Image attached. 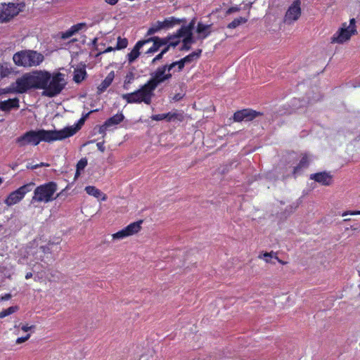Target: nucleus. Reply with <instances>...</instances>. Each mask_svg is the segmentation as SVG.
<instances>
[{
	"label": "nucleus",
	"mask_w": 360,
	"mask_h": 360,
	"mask_svg": "<svg viewBox=\"0 0 360 360\" xmlns=\"http://www.w3.org/2000/svg\"><path fill=\"white\" fill-rule=\"evenodd\" d=\"M210 27V25H205L202 22H198L196 29V32L198 34V38L201 39L207 38L210 33V32L209 31Z\"/></svg>",
	"instance_id": "obj_23"
},
{
	"label": "nucleus",
	"mask_w": 360,
	"mask_h": 360,
	"mask_svg": "<svg viewBox=\"0 0 360 360\" xmlns=\"http://www.w3.org/2000/svg\"><path fill=\"white\" fill-rule=\"evenodd\" d=\"M161 30H163L162 25L160 20L153 23L150 28L148 30L147 35H153Z\"/></svg>",
	"instance_id": "obj_29"
},
{
	"label": "nucleus",
	"mask_w": 360,
	"mask_h": 360,
	"mask_svg": "<svg viewBox=\"0 0 360 360\" xmlns=\"http://www.w3.org/2000/svg\"><path fill=\"white\" fill-rule=\"evenodd\" d=\"M25 5L22 4H0V22L9 21L22 11Z\"/></svg>",
	"instance_id": "obj_10"
},
{
	"label": "nucleus",
	"mask_w": 360,
	"mask_h": 360,
	"mask_svg": "<svg viewBox=\"0 0 360 360\" xmlns=\"http://www.w3.org/2000/svg\"><path fill=\"white\" fill-rule=\"evenodd\" d=\"M177 36L181 37L183 38L182 43L183 44H188L191 46V44H194L195 40L193 36V32H179L177 30Z\"/></svg>",
	"instance_id": "obj_26"
},
{
	"label": "nucleus",
	"mask_w": 360,
	"mask_h": 360,
	"mask_svg": "<svg viewBox=\"0 0 360 360\" xmlns=\"http://www.w3.org/2000/svg\"><path fill=\"white\" fill-rule=\"evenodd\" d=\"M87 165V160L82 158L77 164L76 176L79 175L80 172L82 171Z\"/></svg>",
	"instance_id": "obj_36"
},
{
	"label": "nucleus",
	"mask_w": 360,
	"mask_h": 360,
	"mask_svg": "<svg viewBox=\"0 0 360 360\" xmlns=\"http://www.w3.org/2000/svg\"><path fill=\"white\" fill-rule=\"evenodd\" d=\"M164 116L166 117V119L167 121H171V120H173L174 119L176 118L178 115L175 112H167V113H164Z\"/></svg>",
	"instance_id": "obj_40"
},
{
	"label": "nucleus",
	"mask_w": 360,
	"mask_h": 360,
	"mask_svg": "<svg viewBox=\"0 0 360 360\" xmlns=\"http://www.w3.org/2000/svg\"><path fill=\"white\" fill-rule=\"evenodd\" d=\"M119 0H105V2L109 5L114 6L115 5Z\"/></svg>",
	"instance_id": "obj_54"
},
{
	"label": "nucleus",
	"mask_w": 360,
	"mask_h": 360,
	"mask_svg": "<svg viewBox=\"0 0 360 360\" xmlns=\"http://www.w3.org/2000/svg\"><path fill=\"white\" fill-rule=\"evenodd\" d=\"M150 118L155 121H161L166 119V117L163 114L153 115Z\"/></svg>",
	"instance_id": "obj_42"
},
{
	"label": "nucleus",
	"mask_w": 360,
	"mask_h": 360,
	"mask_svg": "<svg viewBox=\"0 0 360 360\" xmlns=\"http://www.w3.org/2000/svg\"><path fill=\"white\" fill-rule=\"evenodd\" d=\"M184 19H180L174 16L166 18L164 20L161 21L162 28L164 30H167L173 28L177 25L183 22Z\"/></svg>",
	"instance_id": "obj_20"
},
{
	"label": "nucleus",
	"mask_w": 360,
	"mask_h": 360,
	"mask_svg": "<svg viewBox=\"0 0 360 360\" xmlns=\"http://www.w3.org/2000/svg\"><path fill=\"white\" fill-rule=\"evenodd\" d=\"M152 41L153 42L152 46L149 48L145 53L148 56L153 54L160 49L159 44L155 40H152Z\"/></svg>",
	"instance_id": "obj_38"
},
{
	"label": "nucleus",
	"mask_w": 360,
	"mask_h": 360,
	"mask_svg": "<svg viewBox=\"0 0 360 360\" xmlns=\"http://www.w3.org/2000/svg\"><path fill=\"white\" fill-rule=\"evenodd\" d=\"M248 16L236 18L227 25V27L235 29L239 25L245 23L248 20Z\"/></svg>",
	"instance_id": "obj_28"
},
{
	"label": "nucleus",
	"mask_w": 360,
	"mask_h": 360,
	"mask_svg": "<svg viewBox=\"0 0 360 360\" xmlns=\"http://www.w3.org/2000/svg\"><path fill=\"white\" fill-rule=\"evenodd\" d=\"M181 37L177 36V32L174 34L169 35V46L174 48L176 47L181 41Z\"/></svg>",
	"instance_id": "obj_34"
},
{
	"label": "nucleus",
	"mask_w": 360,
	"mask_h": 360,
	"mask_svg": "<svg viewBox=\"0 0 360 360\" xmlns=\"http://www.w3.org/2000/svg\"><path fill=\"white\" fill-rule=\"evenodd\" d=\"M51 245L49 244L48 246H40L37 248H29L27 257L29 260V265L33 266L32 271L34 273H39V269L32 262L37 264L39 261H43L44 255L50 253V245Z\"/></svg>",
	"instance_id": "obj_8"
},
{
	"label": "nucleus",
	"mask_w": 360,
	"mask_h": 360,
	"mask_svg": "<svg viewBox=\"0 0 360 360\" xmlns=\"http://www.w3.org/2000/svg\"><path fill=\"white\" fill-rule=\"evenodd\" d=\"M357 33L356 29V20L352 18L349 20V25L346 22L342 23V27L333 35L330 42L333 44H343L350 39L352 35Z\"/></svg>",
	"instance_id": "obj_7"
},
{
	"label": "nucleus",
	"mask_w": 360,
	"mask_h": 360,
	"mask_svg": "<svg viewBox=\"0 0 360 360\" xmlns=\"http://www.w3.org/2000/svg\"><path fill=\"white\" fill-rule=\"evenodd\" d=\"M39 167V165H38V164L34 165H27V169H37Z\"/></svg>",
	"instance_id": "obj_56"
},
{
	"label": "nucleus",
	"mask_w": 360,
	"mask_h": 360,
	"mask_svg": "<svg viewBox=\"0 0 360 360\" xmlns=\"http://www.w3.org/2000/svg\"><path fill=\"white\" fill-rule=\"evenodd\" d=\"M257 115L258 113L255 110L250 109H243L234 113L233 120L236 122H248L255 118Z\"/></svg>",
	"instance_id": "obj_14"
},
{
	"label": "nucleus",
	"mask_w": 360,
	"mask_h": 360,
	"mask_svg": "<svg viewBox=\"0 0 360 360\" xmlns=\"http://www.w3.org/2000/svg\"><path fill=\"white\" fill-rule=\"evenodd\" d=\"M184 97V94H181V93H178V94H176L175 95H174V96L172 97V101H180L181 99H182Z\"/></svg>",
	"instance_id": "obj_45"
},
{
	"label": "nucleus",
	"mask_w": 360,
	"mask_h": 360,
	"mask_svg": "<svg viewBox=\"0 0 360 360\" xmlns=\"http://www.w3.org/2000/svg\"><path fill=\"white\" fill-rule=\"evenodd\" d=\"M124 119V116L122 112H118L112 117L108 118L105 121V126H109L110 127L116 126L121 123Z\"/></svg>",
	"instance_id": "obj_25"
},
{
	"label": "nucleus",
	"mask_w": 360,
	"mask_h": 360,
	"mask_svg": "<svg viewBox=\"0 0 360 360\" xmlns=\"http://www.w3.org/2000/svg\"><path fill=\"white\" fill-rule=\"evenodd\" d=\"M146 40H148V43L152 42V40H155L158 42V44H159L160 47L165 46L169 43V36H167V37H164V38H160L158 37H150V38L147 39Z\"/></svg>",
	"instance_id": "obj_32"
},
{
	"label": "nucleus",
	"mask_w": 360,
	"mask_h": 360,
	"mask_svg": "<svg viewBox=\"0 0 360 360\" xmlns=\"http://www.w3.org/2000/svg\"><path fill=\"white\" fill-rule=\"evenodd\" d=\"M110 128L109 126H105V122H104V124L100 127L99 128V133L100 134H105V131Z\"/></svg>",
	"instance_id": "obj_46"
},
{
	"label": "nucleus",
	"mask_w": 360,
	"mask_h": 360,
	"mask_svg": "<svg viewBox=\"0 0 360 360\" xmlns=\"http://www.w3.org/2000/svg\"><path fill=\"white\" fill-rule=\"evenodd\" d=\"M202 53L201 49H198L197 51L192 52L191 53L188 54L186 57L181 58L179 61L173 62V64L174 65V67L177 66L178 71L182 70V69L184 68L185 64L190 63L192 61H193L195 59H197L200 57V54Z\"/></svg>",
	"instance_id": "obj_17"
},
{
	"label": "nucleus",
	"mask_w": 360,
	"mask_h": 360,
	"mask_svg": "<svg viewBox=\"0 0 360 360\" xmlns=\"http://www.w3.org/2000/svg\"><path fill=\"white\" fill-rule=\"evenodd\" d=\"M259 257L260 259H264L266 261V262H269L270 258V253L266 252L262 255H259Z\"/></svg>",
	"instance_id": "obj_49"
},
{
	"label": "nucleus",
	"mask_w": 360,
	"mask_h": 360,
	"mask_svg": "<svg viewBox=\"0 0 360 360\" xmlns=\"http://www.w3.org/2000/svg\"><path fill=\"white\" fill-rule=\"evenodd\" d=\"M239 11H240L239 6H232L228 9L227 13L230 14V13H235V12Z\"/></svg>",
	"instance_id": "obj_48"
},
{
	"label": "nucleus",
	"mask_w": 360,
	"mask_h": 360,
	"mask_svg": "<svg viewBox=\"0 0 360 360\" xmlns=\"http://www.w3.org/2000/svg\"><path fill=\"white\" fill-rule=\"evenodd\" d=\"M32 272H28L25 275V278L26 279H29V278H32Z\"/></svg>",
	"instance_id": "obj_57"
},
{
	"label": "nucleus",
	"mask_w": 360,
	"mask_h": 360,
	"mask_svg": "<svg viewBox=\"0 0 360 360\" xmlns=\"http://www.w3.org/2000/svg\"><path fill=\"white\" fill-rule=\"evenodd\" d=\"M112 50H115V48L113 49V48H112V47H108V48H107V49H105V53H108V52H110V51H112Z\"/></svg>",
	"instance_id": "obj_59"
},
{
	"label": "nucleus",
	"mask_w": 360,
	"mask_h": 360,
	"mask_svg": "<svg viewBox=\"0 0 360 360\" xmlns=\"http://www.w3.org/2000/svg\"><path fill=\"white\" fill-rule=\"evenodd\" d=\"M18 310V306H12L6 309L3 310L0 312V319L5 318L7 316H9L15 312H16Z\"/></svg>",
	"instance_id": "obj_33"
},
{
	"label": "nucleus",
	"mask_w": 360,
	"mask_h": 360,
	"mask_svg": "<svg viewBox=\"0 0 360 360\" xmlns=\"http://www.w3.org/2000/svg\"><path fill=\"white\" fill-rule=\"evenodd\" d=\"M355 2L359 4L360 6V0H355Z\"/></svg>",
	"instance_id": "obj_61"
},
{
	"label": "nucleus",
	"mask_w": 360,
	"mask_h": 360,
	"mask_svg": "<svg viewBox=\"0 0 360 360\" xmlns=\"http://www.w3.org/2000/svg\"><path fill=\"white\" fill-rule=\"evenodd\" d=\"M191 49V45L188 44H183L180 50L181 51H188Z\"/></svg>",
	"instance_id": "obj_51"
},
{
	"label": "nucleus",
	"mask_w": 360,
	"mask_h": 360,
	"mask_svg": "<svg viewBox=\"0 0 360 360\" xmlns=\"http://www.w3.org/2000/svg\"><path fill=\"white\" fill-rule=\"evenodd\" d=\"M34 183L30 182L20 186L15 191L11 192L4 200V203L7 206H12L20 202L25 196V195L32 191Z\"/></svg>",
	"instance_id": "obj_9"
},
{
	"label": "nucleus",
	"mask_w": 360,
	"mask_h": 360,
	"mask_svg": "<svg viewBox=\"0 0 360 360\" xmlns=\"http://www.w3.org/2000/svg\"><path fill=\"white\" fill-rule=\"evenodd\" d=\"M174 65L172 63L169 65H164L158 67L155 72L151 74L150 79L138 90L124 94L122 98L127 101V103H141L149 105L152 101L154 96V91L157 86L169 80L172 77V71L174 68Z\"/></svg>",
	"instance_id": "obj_1"
},
{
	"label": "nucleus",
	"mask_w": 360,
	"mask_h": 360,
	"mask_svg": "<svg viewBox=\"0 0 360 360\" xmlns=\"http://www.w3.org/2000/svg\"><path fill=\"white\" fill-rule=\"evenodd\" d=\"M97 147H98V149L99 150L102 151V152H103V151H104V150H105V147H104V146H103V143H102V142H99V143H97Z\"/></svg>",
	"instance_id": "obj_55"
},
{
	"label": "nucleus",
	"mask_w": 360,
	"mask_h": 360,
	"mask_svg": "<svg viewBox=\"0 0 360 360\" xmlns=\"http://www.w3.org/2000/svg\"><path fill=\"white\" fill-rule=\"evenodd\" d=\"M39 167H49V164H47V163H44V162H41V163H40V164H39Z\"/></svg>",
	"instance_id": "obj_58"
},
{
	"label": "nucleus",
	"mask_w": 360,
	"mask_h": 360,
	"mask_svg": "<svg viewBox=\"0 0 360 360\" xmlns=\"http://www.w3.org/2000/svg\"><path fill=\"white\" fill-rule=\"evenodd\" d=\"M359 215L360 214V210H356V211H346L342 214V217H345L346 215Z\"/></svg>",
	"instance_id": "obj_44"
},
{
	"label": "nucleus",
	"mask_w": 360,
	"mask_h": 360,
	"mask_svg": "<svg viewBox=\"0 0 360 360\" xmlns=\"http://www.w3.org/2000/svg\"><path fill=\"white\" fill-rule=\"evenodd\" d=\"M30 337H31V334L28 333L24 337H20V338H17L15 340V343L18 345V344L25 342V341L29 340Z\"/></svg>",
	"instance_id": "obj_41"
},
{
	"label": "nucleus",
	"mask_w": 360,
	"mask_h": 360,
	"mask_svg": "<svg viewBox=\"0 0 360 360\" xmlns=\"http://www.w3.org/2000/svg\"><path fill=\"white\" fill-rule=\"evenodd\" d=\"M79 122H80V123H83V119H81V120H79Z\"/></svg>",
	"instance_id": "obj_63"
},
{
	"label": "nucleus",
	"mask_w": 360,
	"mask_h": 360,
	"mask_svg": "<svg viewBox=\"0 0 360 360\" xmlns=\"http://www.w3.org/2000/svg\"><path fill=\"white\" fill-rule=\"evenodd\" d=\"M57 190L58 186L53 181L39 185L34 190L32 202L49 203L52 202L58 196V195H55Z\"/></svg>",
	"instance_id": "obj_4"
},
{
	"label": "nucleus",
	"mask_w": 360,
	"mask_h": 360,
	"mask_svg": "<svg viewBox=\"0 0 360 360\" xmlns=\"http://www.w3.org/2000/svg\"><path fill=\"white\" fill-rule=\"evenodd\" d=\"M349 220H350V219H349V218H347V219H344V221H349Z\"/></svg>",
	"instance_id": "obj_62"
},
{
	"label": "nucleus",
	"mask_w": 360,
	"mask_h": 360,
	"mask_svg": "<svg viewBox=\"0 0 360 360\" xmlns=\"http://www.w3.org/2000/svg\"><path fill=\"white\" fill-rule=\"evenodd\" d=\"M35 326L34 325L29 326L28 324H24L21 326V330L23 332H28L34 329Z\"/></svg>",
	"instance_id": "obj_43"
},
{
	"label": "nucleus",
	"mask_w": 360,
	"mask_h": 360,
	"mask_svg": "<svg viewBox=\"0 0 360 360\" xmlns=\"http://www.w3.org/2000/svg\"><path fill=\"white\" fill-rule=\"evenodd\" d=\"M85 27L86 23L84 22L74 25L70 28L61 33V38L63 39H68L70 38L72 36L75 35L76 33H77L79 30Z\"/></svg>",
	"instance_id": "obj_19"
},
{
	"label": "nucleus",
	"mask_w": 360,
	"mask_h": 360,
	"mask_svg": "<svg viewBox=\"0 0 360 360\" xmlns=\"http://www.w3.org/2000/svg\"><path fill=\"white\" fill-rule=\"evenodd\" d=\"M309 165V158L307 153L302 154L301 159L298 165L295 167L293 174H299L302 169H306Z\"/></svg>",
	"instance_id": "obj_21"
},
{
	"label": "nucleus",
	"mask_w": 360,
	"mask_h": 360,
	"mask_svg": "<svg viewBox=\"0 0 360 360\" xmlns=\"http://www.w3.org/2000/svg\"><path fill=\"white\" fill-rule=\"evenodd\" d=\"M161 30H163L162 25L160 20L153 23L150 28L148 30L147 35H153Z\"/></svg>",
	"instance_id": "obj_30"
},
{
	"label": "nucleus",
	"mask_w": 360,
	"mask_h": 360,
	"mask_svg": "<svg viewBox=\"0 0 360 360\" xmlns=\"http://www.w3.org/2000/svg\"><path fill=\"white\" fill-rule=\"evenodd\" d=\"M128 45V40L126 38L119 37L117 38V46L115 48L116 50H121L126 48Z\"/></svg>",
	"instance_id": "obj_35"
},
{
	"label": "nucleus",
	"mask_w": 360,
	"mask_h": 360,
	"mask_svg": "<svg viewBox=\"0 0 360 360\" xmlns=\"http://www.w3.org/2000/svg\"><path fill=\"white\" fill-rule=\"evenodd\" d=\"M164 49L161 51L162 52V54H165L170 49V47H172V46H169V43L167 44V45L164 46Z\"/></svg>",
	"instance_id": "obj_53"
},
{
	"label": "nucleus",
	"mask_w": 360,
	"mask_h": 360,
	"mask_svg": "<svg viewBox=\"0 0 360 360\" xmlns=\"http://www.w3.org/2000/svg\"><path fill=\"white\" fill-rule=\"evenodd\" d=\"M23 93L25 92L20 77H18L15 82L11 83L8 86L0 89V94Z\"/></svg>",
	"instance_id": "obj_13"
},
{
	"label": "nucleus",
	"mask_w": 360,
	"mask_h": 360,
	"mask_svg": "<svg viewBox=\"0 0 360 360\" xmlns=\"http://www.w3.org/2000/svg\"><path fill=\"white\" fill-rule=\"evenodd\" d=\"M195 21L193 20L191 22H189L187 25H183L178 30L179 32H193V30L194 28Z\"/></svg>",
	"instance_id": "obj_37"
},
{
	"label": "nucleus",
	"mask_w": 360,
	"mask_h": 360,
	"mask_svg": "<svg viewBox=\"0 0 360 360\" xmlns=\"http://www.w3.org/2000/svg\"><path fill=\"white\" fill-rule=\"evenodd\" d=\"M134 80V74L132 72H129L124 79V88L126 87L127 84H130L133 82Z\"/></svg>",
	"instance_id": "obj_39"
},
{
	"label": "nucleus",
	"mask_w": 360,
	"mask_h": 360,
	"mask_svg": "<svg viewBox=\"0 0 360 360\" xmlns=\"http://www.w3.org/2000/svg\"><path fill=\"white\" fill-rule=\"evenodd\" d=\"M18 66L32 67L39 65L44 60V56L35 51L26 50L15 53L13 56Z\"/></svg>",
	"instance_id": "obj_5"
},
{
	"label": "nucleus",
	"mask_w": 360,
	"mask_h": 360,
	"mask_svg": "<svg viewBox=\"0 0 360 360\" xmlns=\"http://www.w3.org/2000/svg\"><path fill=\"white\" fill-rule=\"evenodd\" d=\"M146 44L148 40L138 41L131 51L127 55V59L129 64L133 63L141 55L140 49Z\"/></svg>",
	"instance_id": "obj_16"
},
{
	"label": "nucleus",
	"mask_w": 360,
	"mask_h": 360,
	"mask_svg": "<svg viewBox=\"0 0 360 360\" xmlns=\"http://www.w3.org/2000/svg\"><path fill=\"white\" fill-rule=\"evenodd\" d=\"M114 79V72H110L105 79L98 86V93L101 94L104 92L107 88L112 84Z\"/></svg>",
	"instance_id": "obj_24"
},
{
	"label": "nucleus",
	"mask_w": 360,
	"mask_h": 360,
	"mask_svg": "<svg viewBox=\"0 0 360 360\" xmlns=\"http://www.w3.org/2000/svg\"><path fill=\"white\" fill-rule=\"evenodd\" d=\"M11 65L8 63H0V77H8L12 72Z\"/></svg>",
	"instance_id": "obj_27"
},
{
	"label": "nucleus",
	"mask_w": 360,
	"mask_h": 360,
	"mask_svg": "<svg viewBox=\"0 0 360 360\" xmlns=\"http://www.w3.org/2000/svg\"><path fill=\"white\" fill-rule=\"evenodd\" d=\"M86 72L84 68L76 69L74 72V81L77 83L81 82L84 79Z\"/></svg>",
	"instance_id": "obj_31"
},
{
	"label": "nucleus",
	"mask_w": 360,
	"mask_h": 360,
	"mask_svg": "<svg viewBox=\"0 0 360 360\" xmlns=\"http://www.w3.org/2000/svg\"><path fill=\"white\" fill-rule=\"evenodd\" d=\"M19 107V99L18 98L0 101V111L7 112H10L13 109H18Z\"/></svg>",
	"instance_id": "obj_18"
},
{
	"label": "nucleus",
	"mask_w": 360,
	"mask_h": 360,
	"mask_svg": "<svg viewBox=\"0 0 360 360\" xmlns=\"http://www.w3.org/2000/svg\"><path fill=\"white\" fill-rule=\"evenodd\" d=\"M66 85L65 75L60 72L50 73V79L42 95L49 98L58 95Z\"/></svg>",
	"instance_id": "obj_6"
},
{
	"label": "nucleus",
	"mask_w": 360,
	"mask_h": 360,
	"mask_svg": "<svg viewBox=\"0 0 360 360\" xmlns=\"http://www.w3.org/2000/svg\"><path fill=\"white\" fill-rule=\"evenodd\" d=\"M164 54H162V52L160 51V53H158L153 60H152V64L156 63L158 60H161L163 57Z\"/></svg>",
	"instance_id": "obj_47"
},
{
	"label": "nucleus",
	"mask_w": 360,
	"mask_h": 360,
	"mask_svg": "<svg viewBox=\"0 0 360 360\" xmlns=\"http://www.w3.org/2000/svg\"><path fill=\"white\" fill-rule=\"evenodd\" d=\"M310 179L323 186H330L333 183V176L326 172H317L310 175Z\"/></svg>",
	"instance_id": "obj_15"
},
{
	"label": "nucleus",
	"mask_w": 360,
	"mask_h": 360,
	"mask_svg": "<svg viewBox=\"0 0 360 360\" xmlns=\"http://www.w3.org/2000/svg\"><path fill=\"white\" fill-rule=\"evenodd\" d=\"M79 129V127L76 125L67 127L60 130H30L18 137L15 142L20 147L27 145L35 146L41 141L50 143L70 137L76 134Z\"/></svg>",
	"instance_id": "obj_2"
},
{
	"label": "nucleus",
	"mask_w": 360,
	"mask_h": 360,
	"mask_svg": "<svg viewBox=\"0 0 360 360\" xmlns=\"http://www.w3.org/2000/svg\"><path fill=\"white\" fill-rule=\"evenodd\" d=\"M20 78L25 92L32 89H42L43 91H45L46 84L50 79V72L45 70H37L25 73Z\"/></svg>",
	"instance_id": "obj_3"
},
{
	"label": "nucleus",
	"mask_w": 360,
	"mask_h": 360,
	"mask_svg": "<svg viewBox=\"0 0 360 360\" xmlns=\"http://www.w3.org/2000/svg\"><path fill=\"white\" fill-rule=\"evenodd\" d=\"M142 221H136L129 224L124 229L117 231L112 234V238L114 240H122L128 236H132L138 233L141 229V224Z\"/></svg>",
	"instance_id": "obj_12"
},
{
	"label": "nucleus",
	"mask_w": 360,
	"mask_h": 360,
	"mask_svg": "<svg viewBox=\"0 0 360 360\" xmlns=\"http://www.w3.org/2000/svg\"><path fill=\"white\" fill-rule=\"evenodd\" d=\"M4 182L3 178L0 177V185Z\"/></svg>",
	"instance_id": "obj_60"
},
{
	"label": "nucleus",
	"mask_w": 360,
	"mask_h": 360,
	"mask_svg": "<svg viewBox=\"0 0 360 360\" xmlns=\"http://www.w3.org/2000/svg\"><path fill=\"white\" fill-rule=\"evenodd\" d=\"M11 297V295L10 293H7V294H5L4 295H3L1 298H0V300H2V301H6V300H10Z\"/></svg>",
	"instance_id": "obj_52"
},
{
	"label": "nucleus",
	"mask_w": 360,
	"mask_h": 360,
	"mask_svg": "<svg viewBox=\"0 0 360 360\" xmlns=\"http://www.w3.org/2000/svg\"><path fill=\"white\" fill-rule=\"evenodd\" d=\"M271 259H277V260L278 261V262H280V263H281V264H287V262H283V261H282V260L279 259L278 258V257H277V254H276V253H274V252H273V251H271Z\"/></svg>",
	"instance_id": "obj_50"
},
{
	"label": "nucleus",
	"mask_w": 360,
	"mask_h": 360,
	"mask_svg": "<svg viewBox=\"0 0 360 360\" xmlns=\"http://www.w3.org/2000/svg\"><path fill=\"white\" fill-rule=\"evenodd\" d=\"M85 191L89 195H92L102 201H105L107 200L106 195L94 186H88L85 188Z\"/></svg>",
	"instance_id": "obj_22"
},
{
	"label": "nucleus",
	"mask_w": 360,
	"mask_h": 360,
	"mask_svg": "<svg viewBox=\"0 0 360 360\" xmlns=\"http://www.w3.org/2000/svg\"><path fill=\"white\" fill-rule=\"evenodd\" d=\"M301 13V0H295L288 8L283 22L288 25L294 23L300 18Z\"/></svg>",
	"instance_id": "obj_11"
}]
</instances>
